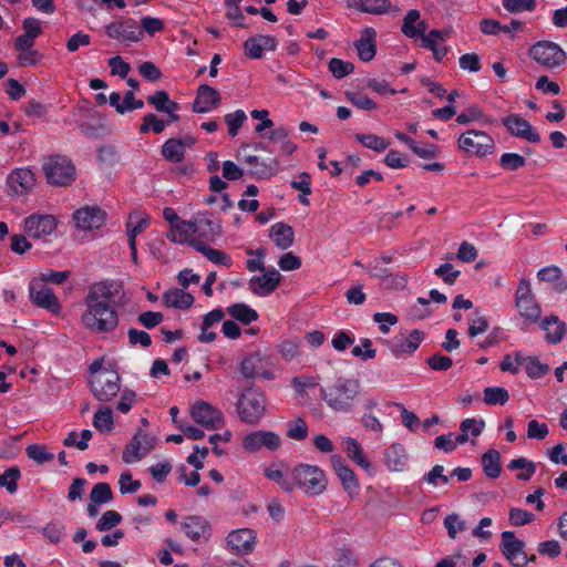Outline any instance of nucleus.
Listing matches in <instances>:
<instances>
[{"mask_svg":"<svg viewBox=\"0 0 567 567\" xmlns=\"http://www.w3.org/2000/svg\"><path fill=\"white\" fill-rule=\"evenodd\" d=\"M121 288V284L114 280H103L90 287L81 316V324L84 329L96 334L115 331L120 319L112 301L120 293Z\"/></svg>","mask_w":567,"mask_h":567,"instance_id":"nucleus-1","label":"nucleus"},{"mask_svg":"<svg viewBox=\"0 0 567 567\" xmlns=\"http://www.w3.org/2000/svg\"><path fill=\"white\" fill-rule=\"evenodd\" d=\"M360 393L359 382L352 379H338L333 384L321 389L322 400L336 413L352 412Z\"/></svg>","mask_w":567,"mask_h":567,"instance_id":"nucleus-2","label":"nucleus"},{"mask_svg":"<svg viewBox=\"0 0 567 567\" xmlns=\"http://www.w3.org/2000/svg\"><path fill=\"white\" fill-rule=\"evenodd\" d=\"M293 489L299 488L308 496H318L327 489L324 472L317 465L299 464L292 468Z\"/></svg>","mask_w":567,"mask_h":567,"instance_id":"nucleus-3","label":"nucleus"},{"mask_svg":"<svg viewBox=\"0 0 567 567\" xmlns=\"http://www.w3.org/2000/svg\"><path fill=\"white\" fill-rule=\"evenodd\" d=\"M267 401L265 395L255 388L243 391L236 403L239 420L246 424L256 425L266 414Z\"/></svg>","mask_w":567,"mask_h":567,"instance_id":"nucleus-4","label":"nucleus"},{"mask_svg":"<svg viewBox=\"0 0 567 567\" xmlns=\"http://www.w3.org/2000/svg\"><path fill=\"white\" fill-rule=\"evenodd\" d=\"M514 301L518 316L525 326L540 321L543 310L533 292L532 284L527 278L519 280Z\"/></svg>","mask_w":567,"mask_h":567,"instance_id":"nucleus-5","label":"nucleus"},{"mask_svg":"<svg viewBox=\"0 0 567 567\" xmlns=\"http://www.w3.org/2000/svg\"><path fill=\"white\" fill-rule=\"evenodd\" d=\"M37 183V175L30 167H16L7 175L4 193L10 198H24L34 190Z\"/></svg>","mask_w":567,"mask_h":567,"instance_id":"nucleus-6","label":"nucleus"},{"mask_svg":"<svg viewBox=\"0 0 567 567\" xmlns=\"http://www.w3.org/2000/svg\"><path fill=\"white\" fill-rule=\"evenodd\" d=\"M91 391L100 402H110L120 392V377L115 371L95 369L91 367Z\"/></svg>","mask_w":567,"mask_h":567,"instance_id":"nucleus-7","label":"nucleus"},{"mask_svg":"<svg viewBox=\"0 0 567 567\" xmlns=\"http://www.w3.org/2000/svg\"><path fill=\"white\" fill-rule=\"evenodd\" d=\"M47 181L55 186L70 185L75 178V167L72 162L61 155L50 156L43 164Z\"/></svg>","mask_w":567,"mask_h":567,"instance_id":"nucleus-8","label":"nucleus"},{"mask_svg":"<svg viewBox=\"0 0 567 567\" xmlns=\"http://www.w3.org/2000/svg\"><path fill=\"white\" fill-rule=\"evenodd\" d=\"M458 147L471 155L485 157L495 150L493 137L484 131L467 130L457 140Z\"/></svg>","mask_w":567,"mask_h":567,"instance_id":"nucleus-9","label":"nucleus"},{"mask_svg":"<svg viewBox=\"0 0 567 567\" xmlns=\"http://www.w3.org/2000/svg\"><path fill=\"white\" fill-rule=\"evenodd\" d=\"M59 219L52 214L34 213L22 221L24 233L33 239L49 240L56 231Z\"/></svg>","mask_w":567,"mask_h":567,"instance_id":"nucleus-10","label":"nucleus"},{"mask_svg":"<svg viewBox=\"0 0 567 567\" xmlns=\"http://www.w3.org/2000/svg\"><path fill=\"white\" fill-rule=\"evenodd\" d=\"M530 58L546 69H555L566 62V52L555 42L538 41L529 50Z\"/></svg>","mask_w":567,"mask_h":567,"instance_id":"nucleus-11","label":"nucleus"},{"mask_svg":"<svg viewBox=\"0 0 567 567\" xmlns=\"http://www.w3.org/2000/svg\"><path fill=\"white\" fill-rule=\"evenodd\" d=\"M109 38L130 45L143 39V30L134 19H121L105 25Z\"/></svg>","mask_w":567,"mask_h":567,"instance_id":"nucleus-12","label":"nucleus"},{"mask_svg":"<svg viewBox=\"0 0 567 567\" xmlns=\"http://www.w3.org/2000/svg\"><path fill=\"white\" fill-rule=\"evenodd\" d=\"M155 444V436L150 435L142 430L136 431L131 442L124 447L122 453L123 462L126 464L140 462L154 449Z\"/></svg>","mask_w":567,"mask_h":567,"instance_id":"nucleus-13","label":"nucleus"},{"mask_svg":"<svg viewBox=\"0 0 567 567\" xmlns=\"http://www.w3.org/2000/svg\"><path fill=\"white\" fill-rule=\"evenodd\" d=\"M193 237L203 241H214L221 233V223L209 212H197L192 217Z\"/></svg>","mask_w":567,"mask_h":567,"instance_id":"nucleus-14","label":"nucleus"},{"mask_svg":"<svg viewBox=\"0 0 567 567\" xmlns=\"http://www.w3.org/2000/svg\"><path fill=\"white\" fill-rule=\"evenodd\" d=\"M524 547V542L518 539L514 532L505 530L502 533L501 550L514 567H526L529 561L535 559V556L528 558Z\"/></svg>","mask_w":567,"mask_h":567,"instance_id":"nucleus-15","label":"nucleus"},{"mask_svg":"<svg viewBox=\"0 0 567 567\" xmlns=\"http://www.w3.org/2000/svg\"><path fill=\"white\" fill-rule=\"evenodd\" d=\"M193 420L208 430H218L224 426V413L206 401H196L190 408Z\"/></svg>","mask_w":567,"mask_h":567,"instance_id":"nucleus-16","label":"nucleus"},{"mask_svg":"<svg viewBox=\"0 0 567 567\" xmlns=\"http://www.w3.org/2000/svg\"><path fill=\"white\" fill-rule=\"evenodd\" d=\"M281 443L280 435L274 431L257 430L247 433L243 437V447L249 453H256L262 449L277 451Z\"/></svg>","mask_w":567,"mask_h":567,"instance_id":"nucleus-17","label":"nucleus"},{"mask_svg":"<svg viewBox=\"0 0 567 567\" xmlns=\"http://www.w3.org/2000/svg\"><path fill=\"white\" fill-rule=\"evenodd\" d=\"M227 548L237 555H249L255 550L257 533L252 528H238L226 536Z\"/></svg>","mask_w":567,"mask_h":567,"instance_id":"nucleus-18","label":"nucleus"},{"mask_svg":"<svg viewBox=\"0 0 567 567\" xmlns=\"http://www.w3.org/2000/svg\"><path fill=\"white\" fill-rule=\"evenodd\" d=\"M30 300L38 307L54 315L60 313L61 303L53 290L41 281L33 280L29 285Z\"/></svg>","mask_w":567,"mask_h":567,"instance_id":"nucleus-19","label":"nucleus"},{"mask_svg":"<svg viewBox=\"0 0 567 567\" xmlns=\"http://www.w3.org/2000/svg\"><path fill=\"white\" fill-rule=\"evenodd\" d=\"M106 214L97 206H84L73 214L75 226L82 231H91L103 226Z\"/></svg>","mask_w":567,"mask_h":567,"instance_id":"nucleus-20","label":"nucleus"},{"mask_svg":"<svg viewBox=\"0 0 567 567\" xmlns=\"http://www.w3.org/2000/svg\"><path fill=\"white\" fill-rule=\"evenodd\" d=\"M330 462L344 492L351 497L357 496L360 491V484L354 472L340 455H332L330 457Z\"/></svg>","mask_w":567,"mask_h":567,"instance_id":"nucleus-21","label":"nucleus"},{"mask_svg":"<svg viewBox=\"0 0 567 567\" xmlns=\"http://www.w3.org/2000/svg\"><path fill=\"white\" fill-rule=\"evenodd\" d=\"M502 123L516 137L524 138L530 143H538L540 141V135L532 124L518 114H511L504 117Z\"/></svg>","mask_w":567,"mask_h":567,"instance_id":"nucleus-22","label":"nucleus"},{"mask_svg":"<svg viewBox=\"0 0 567 567\" xmlns=\"http://www.w3.org/2000/svg\"><path fill=\"white\" fill-rule=\"evenodd\" d=\"M281 275L276 269H269L260 276H254L249 280L250 291L258 297L271 295L279 286Z\"/></svg>","mask_w":567,"mask_h":567,"instance_id":"nucleus-23","label":"nucleus"},{"mask_svg":"<svg viewBox=\"0 0 567 567\" xmlns=\"http://www.w3.org/2000/svg\"><path fill=\"white\" fill-rule=\"evenodd\" d=\"M182 528L186 536L193 542H206L212 536L210 524L203 516H187L182 523Z\"/></svg>","mask_w":567,"mask_h":567,"instance_id":"nucleus-24","label":"nucleus"},{"mask_svg":"<svg viewBox=\"0 0 567 567\" xmlns=\"http://www.w3.org/2000/svg\"><path fill=\"white\" fill-rule=\"evenodd\" d=\"M358 56L363 62H369L377 54V31L372 27L362 29L360 38L354 42Z\"/></svg>","mask_w":567,"mask_h":567,"instance_id":"nucleus-25","label":"nucleus"},{"mask_svg":"<svg viewBox=\"0 0 567 567\" xmlns=\"http://www.w3.org/2000/svg\"><path fill=\"white\" fill-rule=\"evenodd\" d=\"M219 102V92L207 84H203L197 90L196 99L193 104V110L196 113H208L216 109Z\"/></svg>","mask_w":567,"mask_h":567,"instance_id":"nucleus-26","label":"nucleus"},{"mask_svg":"<svg viewBox=\"0 0 567 567\" xmlns=\"http://www.w3.org/2000/svg\"><path fill=\"white\" fill-rule=\"evenodd\" d=\"M422 47L432 51L433 58L436 61L443 60L447 54V48L443 43L447 39V34L440 30L433 29L427 33L420 37Z\"/></svg>","mask_w":567,"mask_h":567,"instance_id":"nucleus-27","label":"nucleus"},{"mask_svg":"<svg viewBox=\"0 0 567 567\" xmlns=\"http://www.w3.org/2000/svg\"><path fill=\"white\" fill-rule=\"evenodd\" d=\"M147 102L159 113L168 115L171 122L178 121L176 114L179 106L176 102L169 99V95L164 90H158L147 97Z\"/></svg>","mask_w":567,"mask_h":567,"instance_id":"nucleus-28","label":"nucleus"},{"mask_svg":"<svg viewBox=\"0 0 567 567\" xmlns=\"http://www.w3.org/2000/svg\"><path fill=\"white\" fill-rule=\"evenodd\" d=\"M424 339V333L417 329L412 330L405 338L396 340L390 348L392 354L401 358L405 354H412L420 347Z\"/></svg>","mask_w":567,"mask_h":567,"instance_id":"nucleus-29","label":"nucleus"},{"mask_svg":"<svg viewBox=\"0 0 567 567\" xmlns=\"http://www.w3.org/2000/svg\"><path fill=\"white\" fill-rule=\"evenodd\" d=\"M113 499V493L107 483H97L90 493V503L87 504V515L95 517L100 512V506L107 504Z\"/></svg>","mask_w":567,"mask_h":567,"instance_id":"nucleus-30","label":"nucleus"},{"mask_svg":"<svg viewBox=\"0 0 567 567\" xmlns=\"http://www.w3.org/2000/svg\"><path fill=\"white\" fill-rule=\"evenodd\" d=\"M276 47V39L270 35L251 37L244 43L245 53L252 59L261 58L265 50L272 51Z\"/></svg>","mask_w":567,"mask_h":567,"instance_id":"nucleus-31","label":"nucleus"},{"mask_svg":"<svg viewBox=\"0 0 567 567\" xmlns=\"http://www.w3.org/2000/svg\"><path fill=\"white\" fill-rule=\"evenodd\" d=\"M540 327L545 331V337L548 343H559L566 334V323L557 316H548L540 320Z\"/></svg>","mask_w":567,"mask_h":567,"instance_id":"nucleus-32","label":"nucleus"},{"mask_svg":"<svg viewBox=\"0 0 567 567\" xmlns=\"http://www.w3.org/2000/svg\"><path fill=\"white\" fill-rule=\"evenodd\" d=\"M426 29V22L421 19L420 11L415 9L410 10L405 14L401 27L402 33L410 39L420 38Z\"/></svg>","mask_w":567,"mask_h":567,"instance_id":"nucleus-33","label":"nucleus"},{"mask_svg":"<svg viewBox=\"0 0 567 567\" xmlns=\"http://www.w3.org/2000/svg\"><path fill=\"white\" fill-rule=\"evenodd\" d=\"M194 144V138L185 140L171 138L162 146V155L172 163H179L184 159L186 146Z\"/></svg>","mask_w":567,"mask_h":567,"instance_id":"nucleus-34","label":"nucleus"},{"mask_svg":"<svg viewBox=\"0 0 567 567\" xmlns=\"http://www.w3.org/2000/svg\"><path fill=\"white\" fill-rule=\"evenodd\" d=\"M341 445L347 456L357 465L364 470H369L371 467V463L364 455L363 447L357 439L351 436L342 437Z\"/></svg>","mask_w":567,"mask_h":567,"instance_id":"nucleus-35","label":"nucleus"},{"mask_svg":"<svg viewBox=\"0 0 567 567\" xmlns=\"http://www.w3.org/2000/svg\"><path fill=\"white\" fill-rule=\"evenodd\" d=\"M224 319V311L221 309H214L206 313L203 318L200 326V333L197 340L200 343H210L216 339V333L213 331V327L218 324Z\"/></svg>","mask_w":567,"mask_h":567,"instance_id":"nucleus-36","label":"nucleus"},{"mask_svg":"<svg viewBox=\"0 0 567 567\" xmlns=\"http://www.w3.org/2000/svg\"><path fill=\"white\" fill-rule=\"evenodd\" d=\"M167 239L175 244H188L192 246V241L197 240L193 237L192 219H181L176 224L169 227L166 234Z\"/></svg>","mask_w":567,"mask_h":567,"instance_id":"nucleus-37","label":"nucleus"},{"mask_svg":"<svg viewBox=\"0 0 567 567\" xmlns=\"http://www.w3.org/2000/svg\"><path fill=\"white\" fill-rule=\"evenodd\" d=\"M163 303L168 308L185 310L194 303V297L183 289L172 288L164 292Z\"/></svg>","mask_w":567,"mask_h":567,"instance_id":"nucleus-38","label":"nucleus"},{"mask_svg":"<svg viewBox=\"0 0 567 567\" xmlns=\"http://www.w3.org/2000/svg\"><path fill=\"white\" fill-rule=\"evenodd\" d=\"M192 247L215 265L225 266L227 268L233 265V260L228 254L223 250L212 248L204 241L194 240L192 241Z\"/></svg>","mask_w":567,"mask_h":567,"instance_id":"nucleus-39","label":"nucleus"},{"mask_svg":"<svg viewBox=\"0 0 567 567\" xmlns=\"http://www.w3.org/2000/svg\"><path fill=\"white\" fill-rule=\"evenodd\" d=\"M270 238L278 248L286 250L292 246L295 235L289 225L280 221L270 227Z\"/></svg>","mask_w":567,"mask_h":567,"instance_id":"nucleus-40","label":"nucleus"},{"mask_svg":"<svg viewBox=\"0 0 567 567\" xmlns=\"http://www.w3.org/2000/svg\"><path fill=\"white\" fill-rule=\"evenodd\" d=\"M385 465L390 471L402 472L406 467V453L401 444H392L384 454Z\"/></svg>","mask_w":567,"mask_h":567,"instance_id":"nucleus-41","label":"nucleus"},{"mask_svg":"<svg viewBox=\"0 0 567 567\" xmlns=\"http://www.w3.org/2000/svg\"><path fill=\"white\" fill-rule=\"evenodd\" d=\"M148 224L150 218L146 214L141 212L130 214L126 223L128 243L136 241V237L148 227Z\"/></svg>","mask_w":567,"mask_h":567,"instance_id":"nucleus-42","label":"nucleus"},{"mask_svg":"<svg viewBox=\"0 0 567 567\" xmlns=\"http://www.w3.org/2000/svg\"><path fill=\"white\" fill-rule=\"evenodd\" d=\"M265 476L278 484L284 491H293V475L292 468L289 471H281L277 465H270L265 470Z\"/></svg>","mask_w":567,"mask_h":567,"instance_id":"nucleus-43","label":"nucleus"},{"mask_svg":"<svg viewBox=\"0 0 567 567\" xmlns=\"http://www.w3.org/2000/svg\"><path fill=\"white\" fill-rule=\"evenodd\" d=\"M482 466L485 475L492 480L498 478L502 473L501 454L491 449L482 456Z\"/></svg>","mask_w":567,"mask_h":567,"instance_id":"nucleus-44","label":"nucleus"},{"mask_svg":"<svg viewBox=\"0 0 567 567\" xmlns=\"http://www.w3.org/2000/svg\"><path fill=\"white\" fill-rule=\"evenodd\" d=\"M227 312L230 317L243 322L244 324H249L256 321L259 317L255 309L243 302L229 306L227 308Z\"/></svg>","mask_w":567,"mask_h":567,"instance_id":"nucleus-45","label":"nucleus"},{"mask_svg":"<svg viewBox=\"0 0 567 567\" xmlns=\"http://www.w3.org/2000/svg\"><path fill=\"white\" fill-rule=\"evenodd\" d=\"M93 426L100 433H111L114 429L112 410L107 406L97 410L93 416Z\"/></svg>","mask_w":567,"mask_h":567,"instance_id":"nucleus-46","label":"nucleus"},{"mask_svg":"<svg viewBox=\"0 0 567 567\" xmlns=\"http://www.w3.org/2000/svg\"><path fill=\"white\" fill-rule=\"evenodd\" d=\"M269 140L279 145V152L284 155H291L297 150V145L288 138V131L285 127L274 130Z\"/></svg>","mask_w":567,"mask_h":567,"instance_id":"nucleus-47","label":"nucleus"},{"mask_svg":"<svg viewBox=\"0 0 567 567\" xmlns=\"http://www.w3.org/2000/svg\"><path fill=\"white\" fill-rule=\"evenodd\" d=\"M20 477L21 472L18 466L9 467L0 475V487L4 488L11 495L16 494Z\"/></svg>","mask_w":567,"mask_h":567,"instance_id":"nucleus-48","label":"nucleus"},{"mask_svg":"<svg viewBox=\"0 0 567 567\" xmlns=\"http://www.w3.org/2000/svg\"><path fill=\"white\" fill-rule=\"evenodd\" d=\"M355 7L359 11L364 12V13L383 14L389 11L390 1L389 0H359Z\"/></svg>","mask_w":567,"mask_h":567,"instance_id":"nucleus-49","label":"nucleus"},{"mask_svg":"<svg viewBox=\"0 0 567 567\" xmlns=\"http://www.w3.org/2000/svg\"><path fill=\"white\" fill-rule=\"evenodd\" d=\"M355 140L361 143L364 147L373 150L375 152L385 151L390 143L375 134H357Z\"/></svg>","mask_w":567,"mask_h":567,"instance_id":"nucleus-50","label":"nucleus"},{"mask_svg":"<svg viewBox=\"0 0 567 567\" xmlns=\"http://www.w3.org/2000/svg\"><path fill=\"white\" fill-rule=\"evenodd\" d=\"M240 2L241 0H226V17L233 25L245 28V17L239 7Z\"/></svg>","mask_w":567,"mask_h":567,"instance_id":"nucleus-51","label":"nucleus"},{"mask_svg":"<svg viewBox=\"0 0 567 567\" xmlns=\"http://www.w3.org/2000/svg\"><path fill=\"white\" fill-rule=\"evenodd\" d=\"M509 399L508 391L502 386H489L484 390V402L487 405H504Z\"/></svg>","mask_w":567,"mask_h":567,"instance_id":"nucleus-52","label":"nucleus"},{"mask_svg":"<svg viewBox=\"0 0 567 567\" xmlns=\"http://www.w3.org/2000/svg\"><path fill=\"white\" fill-rule=\"evenodd\" d=\"M488 329V321L481 310L476 309L473 316L470 318V327L467 330L470 338H475L483 334Z\"/></svg>","mask_w":567,"mask_h":567,"instance_id":"nucleus-53","label":"nucleus"},{"mask_svg":"<svg viewBox=\"0 0 567 567\" xmlns=\"http://www.w3.org/2000/svg\"><path fill=\"white\" fill-rule=\"evenodd\" d=\"M328 69L336 79L340 80L351 74L354 70V65L351 62L332 58L328 63Z\"/></svg>","mask_w":567,"mask_h":567,"instance_id":"nucleus-54","label":"nucleus"},{"mask_svg":"<svg viewBox=\"0 0 567 567\" xmlns=\"http://www.w3.org/2000/svg\"><path fill=\"white\" fill-rule=\"evenodd\" d=\"M29 458L38 464H44L54 458V454L50 453L44 445L30 444L25 449Z\"/></svg>","mask_w":567,"mask_h":567,"instance_id":"nucleus-55","label":"nucleus"},{"mask_svg":"<svg viewBox=\"0 0 567 567\" xmlns=\"http://www.w3.org/2000/svg\"><path fill=\"white\" fill-rule=\"evenodd\" d=\"M509 524L515 527L525 526L535 520V515L520 507H512L508 513Z\"/></svg>","mask_w":567,"mask_h":567,"instance_id":"nucleus-56","label":"nucleus"},{"mask_svg":"<svg viewBox=\"0 0 567 567\" xmlns=\"http://www.w3.org/2000/svg\"><path fill=\"white\" fill-rule=\"evenodd\" d=\"M523 364L527 375L532 379H539L549 371V367L547 364L542 363L537 358L534 357L525 358Z\"/></svg>","mask_w":567,"mask_h":567,"instance_id":"nucleus-57","label":"nucleus"},{"mask_svg":"<svg viewBox=\"0 0 567 567\" xmlns=\"http://www.w3.org/2000/svg\"><path fill=\"white\" fill-rule=\"evenodd\" d=\"M351 353L353 357L365 361L374 359L377 350L373 348V343L370 339L363 338L360 340V344L352 348Z\"/></svg>","mask_w":567,"mask_h":567,"instance_id":"nucleus-58","label":"nucleus"},{"mask_svg":"<svg viewBox=\"0 0 567 567\" xmlns=\"http://www.w3.org/2000/svg\"><path fill=\"white\" fill-rule=\"evenodd\" d=\"M261 362V357L258 353H252L246 357L240 363V372L247 379H254L258 375L257 367Z\"/></svg>","mask_w":567,"mask_h":567,"instance_id":"nucleus-59","label":"nucleus"},{"mask_svg":"<svg viewBox=\"0 0 567 567\" xmlns=\"http://www.w3.org/2000/svg\"><path fill=\"white\" fill-rule=\"evenodd\" d=\"M246 120L247 115L243 110H237L233 113L226 114L225 122L228 126L229 135L235 137Z\"/></svg>","mask_w":567,"mask_h":567,"instance_id":"nucleus-60","label":"nucleus"},{"mask_svg":"<svg viewBox=\"0 0 567 567\" xmlns=\"http://www.w3.org/2000/svg\"><path fill=\"white\" fill-rule=\"evenodd\" d=\"M122 520V516L116 511L110 509L103 513L101 518L96 523V529L100 532L110 530Z\"/></svg>","mask_w":567,"mask_h":567,"instance_id":"nucleus-61","label":"nucleus"},{"mask_svg":"<svg viewBox=\"0 0 567 567\" xmlns=\"http://www.w3.org/2000/svg\"><path fill=\"white\" fill-rule=\"evenodd\" d=\"M308 432L306 421L299 417L288 424L287 436L296 441H301L308 436Z\"/></svg>","mask_w":567,"mask_h":567,"instance_id":"nucleus-62","label":"nucleus"},{"mask_svg":"<svg viewBox=\"0 0 567 567\" xmlns=\"http://www.w3.org/2000/svg\"><path fill=\"white\" fill-rule=\"evenodd\" d=\"M165 127L166 124L164 121L158 118L155 114L150 113L144 116L143 123L140 126V132L147 133L153 131L155 134H159L165 130Z\"/></svg>","mask_w":567,"mask_h":567,"instance_id":"nucleus-63","label":"nucleus"},{"mask_svg":"<svg viewBox=\"0 0 567 567\" xmlns=\"http://www.w3.org/2000/svg\"><path fill=\"white\" fill-rule=\"evenodd\" d=\"M485 427V422L482 419H465L460 424L461 432H465L468 437H477L482 434Z\"/></svg>","mask_w":567,"mask_h":567,"instance_id":"nucleus-64","label":"nucleus"}]
</instances>
